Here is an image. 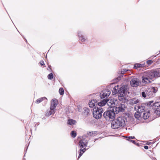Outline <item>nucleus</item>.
I'll use <instances>...</instances> for the list:
<instances>
[{"label": "nucleus", "mask_w": 160, "mask_h": 160, "mask_svg": "<svg viewBox=\"0 0 160 160\" xmlns=\"http://www.w3.org/2000/svg\"><path fill=\"white\" fill-rule=\"evenodd\" d=\"M158 77L154 70H152L145 71L142 77V82L145 83L151 82L153 79Z\"/></svg>", "instance_id": "obj_1"}, {"label": "nucleus", "mask_w": 160, "mask_h": 160, "mask_svg": "<svg viewBox=\"0 0 160 160\" xmlns=\"http://www.w3.org/2000/svg\"><path fill=\"white\" fill-rule=\"evenodd\" d=\"M126 119L123 117H118L112 122L111 127L113 129H117L120 127H124L125 125Z\"/></svg>", "instance_id": "obj_2"}, {"label": "nucleus", "mask_w": 160, "mask_h": 160, "mask_svg": "<svg viewBox=\"0 0 160 160\" xmlns=\"http://www.w3.org/2000/svg\"><path fill=\"white\" fill-rule=\"evenodd\" d=\"M118 86H115L113 88L112 92L114 93V94L117 93L118 96V98L120 100L121 99L125 98V97L126 96L127 90V87L126 86H123L121 87L119 90H118Z\"/></svg>", "instance_id": "obj_3"}, {"label": "nucleus", "mask_w": 160, "mask_h": 160, "mask_svg": "<svg viewBox=\"0 0 160 160\" xmlns=\"http://www.w3.org/2000/svg\"><path fill=\"white\" fill-rule=\"evenodd\" d=\"M158 91L156 87H151L147 88L142 92V96L144 98H149L154 97L155 93Z\"/></svg>", "instance_id": "obj_4"}, {"label": "nucleus", "mask_w": 160, "mask_h": 160, "mask_svg": "<svg viewBox=\"0 0 160 160\" xmlns=\"http://www.w3.org/2000/svg\"><path fill=\"white\" fill-rule=\"evenodd\" d=\"M106 111L103 114V116L106 120L108 121H112L114 120L115 116L114 110Z\"/></svg>", "instance_id": "obj_5"}, {"label": "nucleus", "mask_w": 160, "mask_h": 160, "mask_svg": "<svg viewBox=\"0 0 160 160\" xmlns=\"http://www.w3.org/2000/svg\"><path fill=\"white\" fill-rule=\"evenodd\" d=\"M103 110L102 107H95L94 108L93 111V115L94 118L96 119H99L102 116V113L103 112Z\"/></svg>", "instance_id": "obj_6"}, {"label": "nucleus", "mask_w": 160, "mask_h": 160, "mask_svg": "<svg viewBox=\"0 0 160 160\" xmlns=\"http://www.w3.org/2000/svg\"><path fill=\"white\" fill-rule=\"evenodd\" d=\"M148 104L147 103H143L141 105H136L134 107L135 109L139 112H143L145 111L147 109Z\"/></svg>", "instance_id": "obj_7"}, {"label": "nucleus", "mask_w": 160, "mask_h": 160, "mask_svg": "<svg viewBox=\"0 0 160 160\" xmlns=\"http://www.w3.org/2000/svg\"><path fill=\"white\" fill-rule=\"evenodd\" d=\"M88 138L86 136H82L81 139L79 141V146L81 148L86 147L88 143Z\"/></svg>", "instance_id": "obj_8"}, {"label": "nucleus", "mask_w": 160, "mask_h": 160, "mask_svg": "<svg viewBox=\"0 0 160 160\" xmlns=\"http://www.w3.org/2000/svg\"><path fill=\"white\" fill-rule=\"evenodd\" d=\"M130 85L132 87L138 86L141 84V81L138 78H133L130 82Z\"/></svg>", "instance_id": "obj_9"}, {"label": "nucleus", "mask_w": 160, "mask_h": 160, "mask_svg": "<svg viewBox=\"0 0 160 160\" xmlns=\"http://www.w3.org/2000/svg\"><path fill=\"white\" fill-rule=\"evenodd\" d=\"M111 93L110 91L108 89L103 90L100 94V96L102 98H107Z\"/></svg>", "instance_id": "obj_10"}, {"label": "nucleus", "mask_w": 160, "mask_h": 160, "mask_svg": "<svg viewBox=\"0 0 160 160\" xmlns=\"http://www.w3.org/2000/svg\"><path fill=\"white\" fill-rule=\"evenodd\" d=\"M125 105L124 103H121L117 106L114 108V110H115V111L116 112V113H117L118 112H123L125 110Z\"/></svg>", "instance_id": "obj_11"}, {"label": "nucleus", "mask_w": 160, "mask_h": 160, "mask_svg": "<svg viewBox=\"0 0 160 160\" xmlns=\"http://www.w3.org/2000/svg\"><path fill=\"white\" fill-rule=\"evenodd\" d=\"M153 108L155 110V113L158 115L160 116V103H156L153 104Z\"/></svg>", "instance_id": "obj_12"}, {"label": "nucleus", "mask_w": 160, "mask_h": 160, "mask_svg": "<svg viewBox=\"0 0 160 160\" xmlns=\"http://www.w3.org/2000/svg\"><path fill=\"white\" fill-rule=\"evenodd\" d=\"M83 32L81 31H78V36L79 38V40L82 42L85 41L87 38L83 35Z\"/></svg>", "instance_id": "obj_13"}, {"label": "nucleus", "mask_w": 160, "mask_h": 160, "mask_svg": "<svg viewBox=\"0 0 160 160\" xmlns=\"http://www.w3.org/2000/svg\"><path fill=\"white\" fill-rule=\"evenodd\" d=\"M97 101L96 99H92L89 102V105L91 108H95L94 107L97 106Z\"/></svg>", "instance_id": "obj_14"}, {"label": "nucleus", "mask_w": 160, "mask_h": 160, "mask_svg": "<svg viewBox=\"0 0 160 160\" xmlns=\"http://www.w3.org/2000/svg\"><path fill=\"white\" fill-rule=\"evenodd\" d=\"M57 102L58 101L56 99H52L51 101L50 108L52 109H55L57 105Z\"/></svg>", "instance_id": "obj_15"}, {"label": "nucleus", "mask_w": 160, "mask_h": 160, "mask_svg": "<svg viewBox=\"0 0 160 160\" xmlns=\"http://www.w3.org/2000/svg\"><path fill=\"white\" fill-rule=\"evenodd\" d=\"M106 104L110 107H114L115 105L113 100L110 99H108L106 100Z\"/></svg>", "instance_id": "obj_16"}, {"label": "nucleus", "mask_w": 160, "mask_h": 160, "mask_svg": "<svg viewBox=\"0 0 160 160\" xmlns=\"http://www.w3.org/2000/svg\"><path fill=\"white\" fill-rule=\"evenodd\" d=\"M150 115V113L149 111H148L147 112L145 111L143 113L142 118L144 119H148Z\"/></svg>", "instance_id": "obj_17"}, {"label": "nucleus", "mask_w": 160, "mask_h": 160, "mask_svg": "<svg viewBox=\"0 0 160 160\" xmlns=\"http://www.w3.org/2000/svg\"><path fill=\"white\" fill-rule=\"evenodd\" d=\"M45 100V102H47V98L45 97L37 99L35 101V103L37 104H39L42 101Z\"/></svg>", "instance_id": "obj_18"}, {"label": "nucleus", "mask_w": 160, "mask_h": 160, "mask_svg": "<svg viewBox=\"0 0 160 160\" xmlns=\"http://www.w3.org/2000/svg\"><path fill=\"white\" fill-rule=\"evenodd\" d=\"M140 101L136 98H133L131 99L130 102V103L132 104H137Z\"/></svg>", "instance_id": "obj_19"}, {"label": "nucleus", "mask_w": 160, "mask_h": 160, "mask_svg": "<svg viewBox=\"0 0 160 160\" xmlns=\"http://www.w3.org/2000/svg\"><path fill=\"white\" fill-rule=\"evenodd\" d=\"M106 104V100H103L101 102H98L97 105H98V107H101L104 106Z\"/></svg>", "instance_id": "obj_20"}, {"label": "nucleus", "mask_w": 160, "mask_h": 160, "mask_svg": "<svg viewBox=\"0 0 160 160\" xmlns=\"http://www.w3.org/2000/svg\"><path fill=\"white\" fill-rule=\"evenodd\" d=\"M128 71V70H126L125 69H123V70L121 72V75L120 76L118 77L117 78V79L119 81L121 79L122 77H123V75L124 74V73L126 72H127Z\"/></svg>", "instance_id": "obj_21"}, {"label": "nucleus", "mask_w": 160, "mask_h": 160, "mask_svg": "<svg viewBox=\"0 0 160 160\" xmlns=\"http://www.w3.org/2000/svg\"><path fill=\"white\" fill-rule=\"evenodd\" d=\"M76 123V121L73 119H69L68 120V123L71 125H74Z\"/></svg>", "instance_id": "obj_22"}, {"label": "nucleus", "mask_w": 160, "mask_h": 160, "mask_svg": "<svg viewBox=\"0 0 160 160\" xmlns=\"http://www.w3.org/2000/svg\"><path fill=\"white\" fill-rule=\"evenodd\" d=\"M55 109H52L51 108H50V110L49 112L48 113H47L46 115L47 116H49L53 114L55 112Z\"/></svg>", "instance_id": "obj_23"}, {"label": "nucleus", "mask_w": 160, "mask_h": 160, "mask_svg": "<svg viewBox=\"0 0 160 160\" xmlns=\"http://www.w3.org/2000/svg\"><path fill=\"white\" fill-rule=\"evenodd\" d=\"M142 113L139 112H137V113H135L134 114L135 117L137 119H139V118L141 117Z\"/></svg>", "instance_id": "obj_24"}, {"label": "nucleus", "mask_w": 160, "mask_h": 160, "mask_svg": "<svg viewBox=\"0 0 160 160\" xmlns=\"http://www.w3.org/2000/svg\"><path fill=\"white\" fill-rule=\"evenodd\" d=\"M143 65H142L141 64L137 63L135 64L134 66V68L135 69H137L138 68H140L143 66Z\"/></svg>", "instance_id": "obj_25"}, {"label": "nucleus", "mask_w": 160, "mask_h": 160, "mask_svg": "<svg viewBox=\"0 0 160 160\" xmlns=\"http://www.w3.org/2000/svg\"><path fill=\"white\" fill-rule=\"evenodd\" d=\"M158 77H160V68H157L154 70Z\"/></svg>", "instance_id": "obj_26"}, {"label": "nucleus", "mask_w": 160, "mask_h": 160, "mask_svg": "<svg viewBox=\"0 0 160 160\" xmlns=\"http://www.w3.org/2000/svg\"><path fill=\"white\" fill-rule=\"evenodd\" d=\"M97 133V132L95 131H92L91 132H89V133H88V136H92L93 135H94L96 134Z\"/></svg>", "instance_id": "obj_27"}, {"label": "nucleus", "mask_w": 160, "mask_h": 160, "mask_svg": "<svg viewBox=\"0 0 160 160\" xmlns=\"http://www.w3.org/2000/svg\"><path fill=\"white\" fill-rule=\"evenodd\" d=\"M59 92L60 95H63L64 93V91L63 88H60L59 90Z\"/></svg>", "instance_id": "obj_28"}, {"label": "nucleus", "mask_w": 160, "mask_h": 160, "mask_svg": "<svg viewBox=\"0 0 160 160\" xmlns=\"http://www.w3.org/2000/svg\"><path fill=\"white\" fill-rule=\"evenodd\" d=\"M76 133L75 131H72L71 133V135L72 137L74 138L76 136Z\"/></svg>", "instance_id": "obj_29"}, {"label": "nucleus", "mask_w": 160, "mask_h": 160, "mask_svg": "<svg viewBox=\"0 0 160 160\" xmlns=\"http://www.w3.org/2000/svg\"><path fill=\"white\" fill-rule=\"evenodd\" d=\"M53 77V75L52 73H50L49 74L48 76V79L51 80L52 79Z\"/></svg>", "instance_id": "obj_30"}, {"label": "nucleus", "mask_w": 160, "mask_h": 160, "mask_svg": "<svg viewBox=\"0 0 160 160\" xmlns=\"http://www.w3.org/2000/svg\"><path fill=\"white\" fill-rule=\"evenodd\" d=\"M153 62V61L152 60H148L146 61L147 64L148 65L151 64Z\"/></svg>", "instance_id": "obj_31"}, {"label": "nucleus", "mask_w": 160, "mask_h": 160, "mask_svg": "<svg viewBox=\"0 0 160 160\" xmlns=\"http://www.w3.org/2000/svg\"><path fill=\"white\" fill-rule=\"evenodd\" d=\"M126 138H127V140H130V139L135 138V137L134 136L127 137H126Z\"/></svg>", "instance_id": "obj_32"}, {"label": "nucleus", "mask_w": 160, "mask_h": 160, "mask_svg": "<svg viewBox=\"0 0 160 160\" xmlns=\"http://www.w3.org/2000/svg\"><path fill=\"white\" fill-rule=\"evenodd\" d=\"M84 113H85L86 114L88 115L89 113V110L88 108H85L84 109Z\"/></svg>", "instance_id": "obj_33"}, {"label": "nucleus", "mask_w": 160, "mask_h": 160, "mask_svg": "<svg viewBox=\"0 0 160 160\" xmlns=\"http://www.w3.org/2000/svg\"><path fill=\"white\" fill-rule=\"evenodd\" d=\"M83 153H84L83 151L82 152V151H81V150H80L79 154V156L78 157V159L79 158L82 156V154H83Z\"/></svg>", "instance_id": "obj_34"}, {"label": "nucleus", "mask_w": 160, "mask_h": 160, "mask_svg": "<svg viewBox=\"0 0 160 160\" xmlns=\"http://www.w3.org/2000/svg\"><path fill=\"white\" fill-rule=\"evenodd\" d=\"M156 63L157 64H160V58H158L157 60Z\"/></svg>", "instance_id": "obj_35"}, {"label": "nucleus", "mask_w": 160, "mask_h": 160, "mask_svg": "<svg viewBox=\"0 0 160 160\" xmlns=\"http://www.w3.org/2000/svg\"><path fill=\"white\" fill-rule=\"evenodd\" d=\"M40 65H41V66H43V65H44L45 64H44V61L42 60V61H41L40 62Z\"/></svg>", "instance_id": "obj_36"}, {"label": "nucleus", "mask_w": 160, "mask_h": 160, "mask_svg": "<svg viewBox=\"0 0 160 160\" xmlns=\"http://www.w3.org/2000/svg\"><path fill=\"white\" fill-rule=\"evenodd\" d=\"M82 148H81V149H80V150H81V151H82V152L83 151L84 152L86 151V149L85 148L83 149H82Z\"/></svg>", "instance_id": "obj_37"}, {"label": "nucleus", "mask_w": 160, "mask_h": 160, "mask_svg": "<svg viewBox=\"0 0 160 160\" xmlns=\"http://www.w3.org/2000/svg\"><path fill=\"white\" fill-rule=\"evenodd\" d=\"M130 141L133 143L134 144H136V142L134 140H131Z\"/></svg>", "instance_id": "obj_38"}, {"label": "nucleus", "mask_w": 160, "mask_h": 160, "mask_svg": "<svg viewBox=\"0 0 160 160\" xmlns=\"http://www.w3.org/2000/svg\"><path fill=\"white\" fill-rule=\"evenodd\" d=\"M144 148L146 149H148V147L147 146H144Z\"/></svg>", "instance_id": "obj_39"}, {"label": "nucleus", "mask_w": 160, "mask_h": 160, "mask_svg": "<svg viewBox=\"0 0 160 160\" xmlns=\"http://www.w3.org/2000/svg\"><path fill=\"white\" fill-rule=\"evenodd\" d=\"M153 101H150V102H148V105H150V104L151 105V103H153Z\"/></svg>", "instance_id": "obj_40"}, {"label": "nucleus", "mask_w": 160, "mask_h": 160, "mask_svg": "<svg viewBox=\"0 0 160 160\" xmlns=\"http://www.w3.org/2000/svg\"><path fill=\"white\" fill-rule=\"evenodd\" d=\"M150 143V142H148L147 144V145H149Z\"/></svg>", "instance_id": "obj_41"}, {"label": "nucleus", "mask_w": 160, "mask_h": 160, "mask_svg": "<svg viewBox=\"0 0 160 160\" xmlns=\"http://www.w3.org/2000/svg\"><path fill=\"white\" fill-rule=\"evenodd\" d=\"M78 111L80 112H81V111L80 110V109L79 108H78Z\"/></svg>", "instance_id": "obj_42"}, {"label": "nucleus", "mask_w": 160, "mask_h": 160, "mask_svg": "<svg viewBox=\"0 0 160 160\" xmlns=\"http://www.w3.org/2000/svg\"><path fill=\"white\" fill-rule=\"evenodd\" d=\"M156 103H160V102H155Z\"/></svg>", "instance_id": "obj_43"}]
</instances>
